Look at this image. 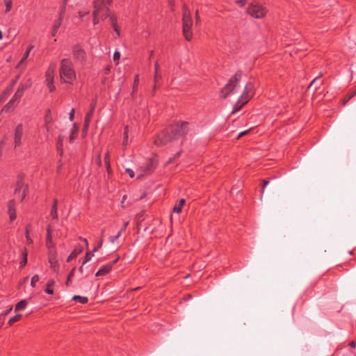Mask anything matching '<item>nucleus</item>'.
Segmentation results:
<instances>
[{"label": "nucleus", "instance_id": "nucleus-1", "mask_svg": "<svg viewBox=\"0 0 356 356\" xmlns=\"http://www.w3.org/2000/svg\"><path fill=\"white\" fill-rule=\"evenodd\" d=\"M59 74L62 82L73 84L76 80V73L74 63L70 58H63L60 60Z\"/></svg>", "mask_w": 356, "mask_h": 356}, {"label": "nucleus", "instance_id": "nucleus-2", "mask_svg": "<svg viewBox=\"0 0 356 356\" xmlns=\"http://www.w3.org/2000/svg\"><path fill=\"white\" fill-rule=\"evenodd\" d=\"M112 0H94L93 1V24H97L99 19L104 20L108 16V6L111 5Z\"/></svg>", "mask_w": 356, "mask_h": 356}, {"label": "nucleus", "instance_id": "nucleus-3", "mask_svg": "<svg viewBox=\"0 0 356 356\" xmlns=\"http://www.w3.org/2000/svg\"><path fill=\"white\" fill-rule=\"evenodd\" d=\"M183 34L186 40L190 41L193 38L191 28L193 19L189 9L184 6L182 12Z\"/></svg>", "mask_w": 356, "mask_h": 356}, {"label": "nucleus", "instance_id": "nucleus-4", "mask_svg": "<svg viewBox=\"0 0 356 356\" xmlns=\"http://www.w3.org/2000/svg\"><path fill=\"white\" fill-rule=\"evenodd\" d=\"M172 140L179 139L186 135L189 131V123L186 122H177L168 127Z\"/></svg>", "mask_w": 356, "mask_h": 356}, {"label": "nucleus", "instance_id": "nucleus-5", "mask_svg": "<svg viewBox=\"0 0 356 356\" xmlns=\"http://www.w3.org/2000/svg\"><path fill=\"white\" fill-rule=\"evenodd\" d=\"M57 222H51L47 227V237H46V245L48 248L54 247L53 243V237L61 238L63 234L60 229H56L54 228L55 225Z\"/></svg>", "mask_w": 356, "mask_h": 356}, {"label": "nucleus", "instance_id": "nucleus-6", "mask_svg": "<svg viewBox=\"0 0 356 356\" xmlns=\"http://www.w3.org/2000/svg\"><path fill=\"white\" fill-rule=\"evenodd\" d=\"M240 78L241 76L240 74H236L234 76H232L229 80V82L221 90L220 92V97L226 98L230 93H232V91L236 88V85L238 84Z\"/></svg>", "mask_w": 356, "mask_h": 356}, {"label": "nucleus", "instance_id": "nucleus-7", "mask_svg": "<svg viewBox=\"0 0 356 356\" xmlns=\"http://www.w3.org/2000/svg\"><path fill=\"white\" fill-rule=\"evenodd\" d=\"M248 13L252 17L260 19L264 17L266 13L267 9L265 6L259 3H252L248 8Z\"/></svg>", "mask_w": 356, "mask_h": 356}, {"label": "nucleus", "instance_id": "nucleus-8", "mask_svg": "<svg viewBox=\"0 0 356 356\" xmlns=\"http://www.w3.org/2000/svg\"><path fill=\"white\" fill-rule=\"evenodd\" d=\"M72 55L73 58L77 63L83 65L86 61V52L85 50L79 44L74 45L72 47Z\"/></svg>", "mask_w": 356, "mask_h": 356}, {"label": "nucleus", "instance_id": "nucleus-9", "mask_svg": "<svg viewBox=\"0 0 356 356\" xmlns=\"http://www.w3.org/2000/svg\"><path fill=\"white\" fill-rule=\"evenodd\" d=\"M172 140H173L171 137L170 132L169 131L168 128H167L157 136L154 140V143L156 145H165Z\"/></svg>", "mask_w": 356, "mask_h": 356}, {"label": "nucleus", "instance_id": "nucleus-10", "mask_svg": "<svg viewBox=\"0 0 356 356\" xmlns=\"http://www.w3.org/2000/svg\"><path fill=\"white\" fill-rule=\"evenodd\" d=\"M254 94V86L251 82L246 84L242 95L239 99L243 101V104H247Z\"/></svg>", "mask_w": 356, "mask_h": 356}, {"label": "nucleus", "instance_id": "nucleus-11", "mask_svg": "<svg viewBox=\"0 0 356 356\" xmlns=\"http://www.w3.org/2000/svg\"><path fill=\"white\" fill-rule=\"evenodd\" d=\"M24 126L23 124H19L15 131V136H14V147L15 149H17V147H20L22 143V138L24 136Z\"/></svg>", "mask_w": 356, "mask_h": 356}, {"label": "nucleus", "instance_id": "nucleus-12", "mask_svg": "<svg viewBox=\"0 0 356 356\" xmlns=\"http://www.w3.org/2000/svg\"><path fill=\"white\" fill-rule=\"evenodd\" d=\"M119 258L102 266L99 270L96 273L95 276L100 277L108 274L112 269L113 266L118 262Z\"/></svg>", "mask_w": 356, "mask_h": 356}, {"label": "nucleus", "instance_id": "nucleus-13", "mask_svg": "<svg viewBox=\"0 0 356 356\" xmlns=\"http://www.w3.org/2000/svg\"><path fill=\"white\" fill-rule=\"evenodd\" d=\"M31 85L32 81L31 79H28L25 84L21 83L13 96L20 101V99L24 94V90L26 89L29 88L31 86Z\"/></svg>", "mask_w": 356, "mask_h": 356}, {"label": "nucleus", "instance_id": "nucleus-14", "mask_svg": "<svg viewBox=\"0 0 356 356\" xmlns=\"http://www.w3.org/2000/svg\"><path fill=\"white\" fill-rule=\"evenodd\" d=\"M49 263L50 268L54 272H57L59 269V264L57 260V255L55 251H53L49 254Z\"/></svg>", "mask_w": 356, "mask_h": 356}, {"label": "nucleus", "instance_id": "nucleus-15", "mask_svg": "<svg viewBox=\"0 0 356 356\" xmlns=\"http://www.w3.org/2000/svg\"><path fill=\"white\" fill-rule=\"evenodd\" d=\"M44 127L46 129L47 133L49 134L51 131L53 123V118L49 110L47 111L44 115Z\"/></svg>", "mask_w": 356, "mask_h": 356}, {"label": "nucleus", "instance_id": "nucleus-16", "mask_svg": "<svg viewBox=\"0 0 356 356\" xmlns=\"http://www.w3.org/2000/svg\"><path fill=\"white\" fill-rule=\"evenodd\" d=\"M8 214L10 216V222L16 219L15 202L14 200H10L8 204Z\"/></svg>", "mask_w": 356, "mask_h": 356}, {"label": "nucleus", "instance_id": "nucleus-17", "mask_svg": "<svg viewBox=\"0 0 356 356\" xmlns=\"http://www.w3.org/2000/svg\"><path fill=\"white\" fill-rule=\"evenodd\" d=\"M54 72L55 67L53 65H50L45 72V81L46 83H50L54 81Z\"/></svg>", "mask_w": 356, "mask_h": 356}, {"label": "nucleus", "instance_id": "nucleus-18", "mask_svg": "<svg viewBox=\"0 0 356 356\" xmlns=\"http://www.w3.org/2000/svg\"><path fill=\"white\" fill-rule=\"evenodd\" d=\"M58 200L56 199L54 200L53 205L51 209V217L52 219V222H58Z\"/></svg>", "mask_w": 356, "mask_h": 356}, {"label": "nucleus", "instance_id": "nucleus-19", "mask_svg": "<svg viewBox=\"0 0 356 356\" xmlns=\"http://www.w3.org/2000/svg\"><path fill=\"white\" fill-rule=\"evenodd\" d=\"M154 68H155L154 87L156 88V87H157V85L159 84V80L161 79L162 74H161V71L159 68L158 62L155 63Z\"/></svg>", "mask_w": 356, "mask_h": 356}, {"label": "nucleus", "instance_id": "nucleus-20", "mask_svg": "<svg viewBox=\"0 0 356 356\" xmlns=\"http://www.w3.org/2000/svg\"><path fill=\"white\" fill-rule=\"evenodd\" d=\"M65 140V137L63 135H59L58 137V140L56 142V149L60 156H61L63 154V142Z\"/></svg>", "mask_w": 356, "mask_h": 356}, {"label": "nucleus", "instance_id": "nucleus-21", "mask_svg": "<svg viewBox=\"0 0 356 356\" xmlns=\"http://www.w3.org/2000/svg\"><path fill=\"white\" fill-rule=\"evenodd\" d=\"M56 282L53 279L49 280L46 284V288L44 289V292L49 295H53L54 294V290L53 287L55 286Z\"/></svg>", "mask_w": 356, "mask_h": 356}, {"label": "nucleus", "instance_id": "nucleus-22", "mask_svg": "<svg viewBox=\"0 0 356 356\" xmlns=\"http://www.w3.org/2000/svg\"><path fill=\"white\" fill-rule=\"evenodd\" d=\"M62 22H63V20H61L60 18H58L56 19V21H55V22L51 28V34L52 36H55L57 34L58 29L61 26Z\"/></svg>", "mask_w": 356, "mask_h": 356}, {"label": "nucleus", "instance_id": "nucleus-23", "mask_svg": "<svg viewBox=\"0 0 356 356\" xmlns=\"http://www.w3.org/2000/svg\"><path fill=\"white\" fill-rule=\"evenodd\" d=\"M79 132V127L74 124L72 128L71 129L70 136L69 138V142L70 143H72L74 142V140L77 137Z\"/></svg>", "mask_w": 356, "mask_h": 356}, {"label": "nucleus", "instance_id": "nucleus-24", "mask_svg": "<svg viewBox=\"0 0 356 356\" xmlns=\"http://www.w3.org/2000/svg\"><path fill=\"white\" fill-rule=\"evenodd\" d=\"M34 48V46L32 45V44H30L28 47H27V49L26 50L25 53L24 54L22 58H21V60H19L18 65H17V67H19L21 66L25 61L28 58V57L29 56V54H30V52L31 51V50Z\"/></svg>", "mask_w": 356, "mask_h": 356}, {"label": "nucleus", "instance_id": "nucleus-25", "mask_svg": "<svg viewBox=\"0 0 356 356\" xmlns=\"http://www.w3.org/2000/svg\"><path fill=\"white\" fill-rule=\"evenodd\" d=\"M94 113V107H92L89 112L86 115L85 122H84V128L87 129L89 126L91 118Z\"/></svg>", "mask_w": 356, "mask_h": 356}, {"label": "nucleus", "instance_id": "nucleus-26", "mask_svg": "<svg viewBox=\"0 0 356 356\" xmlns=\"http://www.w3.org/2000/svg\"><path fill=\"white\" fill-rule=\"evenodd\" d=\"M82 251L81 248H75L68 256L67 261L70 262L71 260L75 259Z\"/></svg>", "mask_w": 356, "mask_h": 356}, {"label": "nucleus", "instance_id": "nucleus-27", "mask_svg": "<svg viewBox=\"0 0 356 356\" xmlns=\"http://www.w3.org/2000/svg\"><path fill=\"white\" fill-rule=\"evenodd\" d=\"M27 306V301L26 300H22L19 302L17 303L15 307V312H18L20 310H23Z\"/></svg>", "mask_w": 356, "mask_h": 356}, {"label": "nucleus", "instance_id": "nucleus-28", "mask_svg": "<svg viewBox=\"0 0 356 356\" xmlns=\"http://www.w3.org/2000/svg\"><path fill=\"white\" fill-rule=\"evenodd\" d=\"M184 204H185V200L181 199L179 202V204L174 207L173 211L177 213H181V211L182 210V207L184 205Z\"/></svg>", "mask_w": 356, "mask_h": 356}, {"label": "nucleus", "instance_id": "nucleus-29", "mask_svg": "<svg viewBox=\"0 0 356 356\" xmlns=\"http://www.w3.org/2000/svg\"><path fill=\"white\" fill-rule=\"evenodd\" d=\"M27 256H28L27 250H26V249H24L22 252V259L19 262L20 268L24 267L26 266V264H27Z\"/></svg>", "mask_w": 356, "mask_h": 356}, {"label": "nucleus", "instance_id": "nucleus-30", "mask_svg": "<svg viewBox=\"0 0 356 356\" xmlns=\"http://www.w3.org/2000/svg\"><path fill=\"white\" fill-rule=\"evenodd\" d=\"M246 104H243V101H241L240 99H238V102L235 104L233 108L232 113H235L238 111H239L242 107L245 105Z\"/></svg>", "mask_w": 356, "mask_h": 356}, {"label": "nucleus", "instance_id": "nucleus-31", "mask_svg": "<svg viewBox=\"0 0 356 356\" xmlns=\"http://www.w3.org/2000/svg\"><path fill=\"white\" fill-rule=\"evenodd\" d=\"M128 134H129V129L128 127H124V134H123V141L122 145L127 146L128 145Z\"/></svg>", "mask_w": 356, "mask_h": 356}, {"label": "nucleus", "instance_id": "nucleus-32", "mask_svg": "<svg viewBox=\"0 0 356 356\" xmlns=\"http://www.w3.org/2000/svg\"><path fill=\"white\" fill-rule=\"evenodd\" d=\"M72 299L74 300H78L81 304H86L88 301V299L87 297H83V296H77V295L74 296Z\"/></svg>", "mask_w": 356, "mask_h": 356}, {"label": "nucleus", "instance_id": "nucleus-33", "mask_svg": "<svg viewBox=\"0 0 356 356\" xmlns=\"http://www.w3.org/2000/svg\"><path fill=\"white\" fill-rule=\"evenodd\" d=\"M22 314H17V315H15V316H14L11 317V318L9 319V321H8V324H9L10 325H13V323H15V322H17V321H20V320H21V318H22Z\"/></svg>", "mask_w": 356, "mask_h": 356}, {"label": "nucleus", "instance_id": "nucleus-34", "mask_svg": "<svg viewBox=\"0 0 356 356\" xmlns=\"http://www.w3.org/2000/svg\"><path fill=\"white\" fill-rule=\"evenodd\" d=\"M16 106L13 105V104L11 102H8L7 104H6L2 110V111L8 113L11 111H13Z\"/></svg>", "mask_w": 356, "mask_h": 356}, {"label": "nucleus", "instance_id": "nucleus-35", "mask_svg": "<svg viewBox=\"0 0 356 356\" xmlns=\"http://www.w3.org/2000/svg\"><path fill=\"white\" fill-rule=\"evenodd\" d=\"M104 162L106 164L107 171L109 173L110 170H111V163H110V155H109L108 152H106V154L104 156Z\"/></svg>", "mask_w": 356, "mask_h": 356}, {"label": "nucleus", "instance_id": "nucleus-36", "mask_svg": "<svg viewBox=\"0 0 356 356\" xmlns=\"http://www.w3.org/2000/svg\"><path fill=\"white\" fill-rule=\"evenodd\" d=\"M138 84H139V75L136 74L135 77H134V84H133L132 94H134L137 90Z\"/></svg>", "mask_w": 356, "mask_h": 356}, {"label": "nucleus", "instance_id": "nucleus-37", "mask_svg": "<svg viewBox=\"0 0 356 356\" xmlns=\"http://www.w3.org/2000/svg\"><path fill=\"white\" fill-rule=\"evenodd\" d=\"M76 270V268H73L71 270V272L69 273L68 276H67V280L65 282V285L67 286H69L71 281H72V278L73 277L74 275V272Z\"/></svg>", "mask_w": 356, "mask_h": 356}, {"label": "nucleus", "instance_id": "nucleus-38", "mask_svg": "<svg viewBox=\"0 0 356 356\" xmlns=\"http://www.w3.org/2000/svg\"><path fill=\"white\" fill-rule=\"evenodd\" d=\"M6 6V13H8L11 10L13 6V1L12 0H3Z\"/></svg>", "mask_w": 356, "mask_h": 356}, {"label": "nucleus", "instance_id": "nucleus-39", "mask_svg": "<svg viewBox=\"0 0 356 356\" xmlns=\"http://www.w3.org/2000/svg\"><path fill=\"white\" fill-rule=\"evenodd\" d=\"M40 280V277L38 275H35L32 277L31 281V286L33 288L35 287L36 283Z\"/></svg>", "mask_w": 356, "mask_h": 356}, {"label": "nucleus", "instance_id": "nucleus-40", "mask_svg": "<svg viewBox=\"0 0 356 356\" xmlns=\"http://www.w3.org/2000/svg\"><path fill=\"white\" fill-rule=\"evenodd\" d=\"M93 252H88L84 257V260L83 261V265L88 262L91 258L93 257Z\"/></svg>", "mask_w": 356, "mask_h": 356}, {"label": "nucleus", "instance_id": "nucleus-41", "mask_svg": "<svg viewBox=\"0 0 356 356\" xmlns=\"http://www.w3.org/2000/svg\"><path fill=\"white\" fill-rule=\"evenodd\" d=\"M108 17H109L110 22L112 26L118 24V19L115 15L108 14Z\"/></svg>", "mask_w": 356, "mask_h": 356}, {"label": "nucleus", "instance_id": "nucleus-42", "mask_svg": "<svg viewBox=\"0 0 356 356\" xmlns=\"http://www.w3.org/2000/svg\"><path fill=\"white\" fill-rule=\"evenodd\" d=\"M356 95V90L353 92L350 95H348L347 97H346L344 99H343L342 104L343 106H345L348 101H350L354 96Z\"/></svg>", "mask_w": 356, "mask_h": 356}, {"label": "nucleus", "instance_id": "nucleus-43", "mask_svg": "<svg viewBox=\"0 0 356 356\" xmlns=\"http://www.w3.org/2000/svg\"><path fill=\"white\" fill-rule=\"evenodd\" d=\"M102 245H103V238H102V237H101L97 245L94 248L92 252H97L102 248Z\"/></svg>", "mask_w": 356, "mask_h": 356}, {"label": "nucleus", "instance_id": "nucleus-44", "mask_svg": "<svg viewBox=\"0 0 356 356\" xmlns=\"http://www.w3.org/2000/svg\"><path fill=\"white\" fill-rule=\"evenodd\" d=\"M65 9H66V7L65 5H63L60 8V13H59V16H58V18H60L61 20H63V18H64V13L65 12Z\"/></svg>", "mask_w": 356, "mask_h": 356}, {"label": "nucleus", "instance_id": "nucleus-45", "mask_svg": "<svg viewBox=\"0 0 356 356\" xmlns=\"http://www.w3.org/2000/svg\"><path fill=\"white\" fill-rule=\"evenodd\" d=\"M26 241L29 244H31L33 243V240L31 239V238L29 236V230L28 227H26Z\"/></svg>", "mask_w": 356, "mask_h": 356}, {"label": "nucleus", "instance_id": "nucleus-46", "mask_svg": "<svg viewBox=\"0 0 356 356\" xmlns=\"http://www.w3.org/2000/svg\"><path fill=\"white\" fill-rule=\"evenodd\" d=\"M121 235H122V234H121V232H118V234H117V235H115V236H111V237L109 238V241H110V242H111V243H115V241H116L117 239H118V238L120 237V236H121Z\"/></svg>", "mask_w": 356, "mask_h": 356}, {"label": "nucleus", "instance_id": "nucleus-47", "mask_svg": "<svg viewBox=\"0 0 356 356\" xmlns=\"http://www.w3.org/2000/svg\"><path fill=\"white\" fill-rule=\"evenodd\" d=\"M46 83H47V86L49 92H52L55 90L56 87L54 84V82Z\"/></svg>", "mask_w": 356, "mask_h": 356}, {"label": "nucleus", "instance_id": "nucleus-48", "mask_svg": "<svg viewBox=\"0 0 356 356\" xmlns=\"http://www.w3.org/2000/svg\"><path fill=\"white\" fill-rule=\"evenodd\" d=\"M120 58V53L118 51H115L113 54V60L115 63H118V60Z\"/></svg>", "mask_w": 356, "mask_h": 356}, {"label": "nucleus", "instance_id": "nucleus-49", "mask_svg": "<svg viewBox=\"0 0 356 356\" xmlns=\"http://www.w3.org/2000/svg\"><path fill=\"white\" fill-rule=\"evenodd\" d=\"M112 27H113L114 31L116 33L117 36L119 37L120 35V28H119L118 25L116 24V25L113 26Z\"/></svg>", "mask_w": 356, "mask_h": 356}, {"label": "nucleus", "instance_id": "nucleus-50", "mask_svg": "<svg viewBox=\"0 0 356 356\" xmlns=\"http://www.w3.org/2000/svg\"><path fill=\"white\" fill-rule=\"evenodd\" d=\"M269 184V181L268 180H264V183H263V185H262V188H261V195L264 194V188L266 187V186Z\"/></svg>", "mask_w": 356, "mask_h": 356}, {"label": "nucleus", "instance_id": "nucleus-51", "mask_svg": "<svg viewBox=\"0 0 356 356\" xmlns=\"http://www.w3.org/2000/svg\"><path fill=\"white\" fill-rule=\"evenodd\" d=\"M129 225V221L126 222L124 223L122 227L120 229V230L119 231V232H121V234L126 230L127 226Z\"/></svg>", "mask_w": 356, "mask_h": 356}, {"label": "nucleus", "instance_id": "nucleus-52", "mask_svg": "<svg viewBox=\"0 0 356 356\" xmlns=\"http://www.w3.org/2000/svg\"><path fill=\"white\" fill-rule=\"evenodd\" d=\"M126 172L131 178H133L134 177V172L131 169L127 168L126 169Z\"/></svg>", "mask_w": 356, "mask_h": 356}, {"label": "nucleus", "instance_id": "nucleus-53", "mask_svg": "<svg viewBox=\"0 0 356 356\" xmlns=\"http://www.w3.org/2000/svg\"><path fill=\"white\" fill-rule=\"evenodd\" d=\"M250 131H251V129H248V130L241 132L238 134V138H240L241 137L247 135L248 134H249L250 132Z\"/></svg>", "mask_w": 356, "mask_h": 356}, {"label": "nucleus", "instance_id": "nucleus-54", "mask_svg": "<svg viewBox=\"0 0 356 356\" xmlns=\"http://www.w3.org/2000/svg\"><path fill=\"white\" fill-rule=\"evenodd\" d=\"M74 113H75V110L74 108H72L70 112V121H73L74 120Z\"/></svg>", "mask_w": 356, "mask_h": 356}, {"label": "nucleus", "instance_id": "nucleus-55", "mask_svg": "<svg viewBox=\"0 0 356 356\" xmlns=\"http://www.w3.org/2000/svg\"><path fill=\"white\" fill-rule=\"evenodd\" d=\"M88 11H79V16L80 18H83L85 15L88 14Z\"/></svg>", "mask_w": 356, "mask_h": 356}, {"label": "nucleus", "instance_id": "nucleus-56", "mask_svg": "<svg viewBox=\"0 0 356 356\" xmlns=\"http://www.w3.org/2000/svg\"><path fill=\"white\" fill-rule=\"evenodd\" d=\"M154 168V163L153 161H149L148 162V168H147V171H150L152 170V169Z\"/></svg>", "mask_w": 356, "mask_h": 356}, {"label": "nucleus", "instance_id": "nucleus-57", "mask_svg": "<svg viewBox=\"0 0 356 356\" xmlns=\"http://www.w3.org/2000/svg\"><path fill=\"white\" fill-rule=\"evenodd\" d=\"M13 307H10L8 309H7L6 311H5L3 313L1 314V316H6V315H8L10 311L12 310Z\"/></svg>", "mask_w": 356, "mask_h": 356}, {"label": "nucleus", "instance_id": "nucleus-58", "mask_svg": "<svg viewBox=\"0 0 356 356\" xmlns=\"http://www.w3.org/2000/svg\"><path fill=\"white\" fill-rule=\"evenodd\" d=\"M7 94L6 92L3 93L1 95H0V104L3 102L6 97Z\"/></svg>", "mask_w": 356, "mask_h": 356}, {"label": "nucleus", "instance_id": "nucleus-59", "mask_svg": "<svg viewBox=\"0 0 356 356\" xmlns=\"http://www.w3.org/2000/svg\"><path fill=\"white\" fill-rule=\"evenodd\" d=\"M349 346L352 348H354L356 347V342L353 341L349 343Z\"/></svg>", "mask_w": 356, "mask_h": 356}, {"label": "nucleus", "instance_id": "nucleus-60", "mask_svg": "<svg viewBox=\"0 0 356 356\" xmlns=\"http://www.w3.org/2000/svg\"><path fill=\"white\" fill-rule=\"evenodd\" d=\"M3 146V141H1L0 142V157L1 156V154H2Z\"/></svg>", "mask_w": 356, "mask_h": 356}, {"label": "nucleus", "instance_id": "nucleus-61", "mask_svg": "<svg viewBox=\"0 0 356 356\" xmlns=\"http://www.w3.org/2000/svg\"><path fill=\"white\" fill-rule=\"evenodd\" d=\"M195 16H196V23L197 24L200 21V16L198 15L197 11H196Z\"/></svg>", "mask_w": 356, "mask_h": 356}, {"label": "nucleus", "instance_id": "nucleus-62", "mask_svg": "<svg viewBox=\"0 0 356 356\" xmlns=\"http://www.w3.org/2000/svg\"><path fill=\"white\" fill-rule=\"evenodd\" d=\"M238 3H240L241 6L245 5V0H240L237 1Z\"/></svg>", "mask_w": 356, "mask_h": 356}, {"label": "nucleus", "instance_id": "nucleus-63", "mask_svg": "<svg viewBox=\"0 0 356 356\" xmlns=\"http://www.w3.org/2000/svg\"><path fill=\"white\" fill-rule=\"evenodd\" d=\"M10 102H11L13 104V105H15V106H17V105L19 104L18 102L14 101L12 99L10 100Z\"/></svg>", "mask_w": 356, "mask_h": 356}, {"label": "nucleus", "instance_id": "nucleus-64", "mask_svg": "<svg viewBox=\"0 0 356 356\" xmlns=\"http://www.w3.org/2000/svg\"><path fill=\"white\" fill-rule=\"evenodd\" d=\"M169 1V3L171 5V6L172 7L174 6V1L175 0H168Z\"/></svg>", "mask_w": 356, "mask_h": 356}]
</instances>
